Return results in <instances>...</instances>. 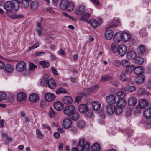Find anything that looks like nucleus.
Here are the masks:
<instances>
[{"label": "nucleus", "mask_w": 151, "mask_h": 151, "mask_svg": "<svg viewBox=\"0 0 151 151\" xmlns=\"http://www.w3.org/2000/svg\"><path fill=\"white\" fill-rule=\"evenodd\" d=\"M144 59L142 57H137L135 60V62L139 64H142L144 63Z\"/></svg>", "instance_id": "de8ad7c7"}, {"label": "nucleus", "mask_w": 151, "mask_h": 151, "mask_svg": "<svg viewBox=\"0 0 151 151\" xmlns=\"http://www.w3.org/2000/svg\"><path fill=\"white\" fill-rule=\"evenodd\" d=\"M48 114L50 117L52 118L55 117L57 113L53 108L51 107H50Z\"/></svg>", "instance_id": "72a5a7b5"}, {"label": "nucleus", "mask_w": 151, "mask_h": 151, "mask_svg": "<svg viewBox=\"0 0 151 151\" xmlns=\"http://www.w3.org/2000/svg\"><path fill=\"white\" fill-rule=\"evenodd\" d=\"M90 16L88 13H86L83 15L80 18V20L82 21L86 22L88 20Z\"/></svg>", "instance_id": "4c0bfd02"}, {"label": "nucleus", "mask_w": 151, "mask_h": 151, "mask_svg": "<svg viewBox=\"0 0 151 151\" xmlns=\"http://www.w3.org/2000/svg\"><path fill=\"white\" fill-rule=\"evenodd\" d=\"M23 16L21 14H15L13 15L12 18L13 19H20L22 18Z\"/></svg>", "instance_id": "bf43d9fd"}, {"label": "nucleus", "mask_w": 151, "mask_h": 151, "mask_svg": "<svg viewBox=\"0 0 151 151\" xmlns=\"http://www.w3.org/2000/svg\"><path fill=\"white\" fill-rule=\"evenodd\" d=\"M48 85L51 89H55L56 87V83L55 80L53 79H50L48 80Z\"/></svg>", "instance_id": "393cba45"}, {"label": "nucleus", "mask_w": 151, "mask_h": 151, "mask_svg": "<svg viewBox=\"0 0 151 151\" xmlns=\"http://www.w3.org/2000/svg\"><path fill=\"white\" fill-rule=\"evenodd\" d=\"M46 102L44 100L41 101L40 103V106L42 108H44L46 106Z\"/></svg>", "instance_id": "e2e57ef3"}, {"label": "nucleus", "mask_w": 151, "mask_h": 151, "mask_svg": "<svg viewBox=\"0 0 151 151\" xmlns=\"http://www.w3.org/2000/svg\"><path fill=\"white\" fill-rule=\"evenodd\" d=\"M92 106L93 109L95 111H98L100 109L101 104L99 101H96L92 103Z\"/></svg>", "instance_id": "4be33fe9"}, {"label": "nucleus", "mask_w": 151, "mask_h": 151, "mask_svg": "<svg viewBox=\"0 0 151 151\" xmlns=\"http://www.w3.org/2000/svg\"><path fill=\"white\" fill-rule=\"evenodd\" d=\"M6 98V93L3 92H0V101L5 99Z\"/></svg>", "instance_id": "8fccbe9b"}, {"label": "nucleus", "mask_w": 151, "mask_h": 151, "mask_svg": "<svg viewBox=\"0 0 151 151\" xmlns=\"http://www.w3.org/2000/svg\"><path fill=\"white\" fill-rule=\"evenodd\" d=\"M121 63L122 65L124 67L128 68V70H129V69H131L132 70H133L134 69V66L130 65L129 61L126 59L122 60Z\"/></svg>", "instance_id": "9d476101"}, {"label": "nucleus", "mask_w": 151, "mask_h": 151, "mask_svg": "<svg viewBox=\"0 0 151 151\" xmlns=\"http://www.w3.org/2000/svg\"><path fill=\"white\" fill-rule=\"evenodd\" d=\"M140 35L144 37L147 35L146 30L145 29L141 30L139 32Z\"/></svg>", "instance_id": "680f3d73"}, {"label": "nucleus", "mask_w": 151, "mask_h": 151, "mask_svg": "<svg viewBox=\"0 0 151 151\" xmlns=\"http://www.w3.org/2000/svg\"><path fill=\"white\" fill-rule=\"evenodd\" d=\"M85 12V7L82 5L80 6L76 9L75 12V13L77 15H80L83 13Z\"/></svg>", "instance_id": "b1692460"}, {"label": "nucleus", "mask_w": 151, "mask_h": 151, "mask_svg": "<svg viewBox=\"0 0 151 151\" xmlns=\"http://www.w3.org/2000/svg\"><path fill=\"white\" fill-rule=\"evenodd\" d=\"M63 101L65 104H70L72 102L73 100L70 96H65L63 98Z\"/></svg>", "instance_id": "a878e982"}, {"label": "nucleus", "mask_w": 151, "mask_h": 151, "mask_svg": "<svg viewBox=\"0 0 151 151\" xmlns=\"http://www.w3.org/2000/svg\"><path fill=\"white\" fill-rule=\"evenodd\" d=\"M18 3L21 4L22 5L23 7L25 8H27L29 6V2L23 0H17Z\"/></svg>", "instance_id": "c85d7f7f"}, {"label": "nucleus", "mask_w": 151, "mask_h": 151, "mask_svg": "<svg viewBox=\"0 0 151 151\" xmlns=\"http://www.w3.org/2000/svg\"><path fill=\"white\" fill-rule=\"evenodd\" d=\"M110 83L114 86H117L119 84L118 82L116 81H112L110 82Z\"/></svg>", "instance_id": "052dcab7"}, {"label": "nucleus", "mask_w": 151, "mask_h": 151, "mask_svg": "<svg viewBox=\"0 0 151 151\" xmlns=\"http://www.w3.org/2000/svg\"><path fill=\"white\" fill-rule=\"evenodd\" d=\"M111 77L108 75H105L102 77L101 79V81H106L110 80Z\"/></svg>", "instance_id": "49530a36"}, {"label": "nucleus", "mask_w": 151, "mask_h": 151, "mask_svg": "<svg viewBox=\"0 0 151 151\" xmlns=\"http://www.w3.org/2000/svg\"><path fill=\"white\" fill-rule=\"evenodd\" d=\"M74 8V5L73 3L68 1V3L67 5V7L65 10H67L68 11H73Z\"/></svg>", "instance_id": "2f4dec72"}, {"label": "nucleus", "mask_w": 151, "mask_h": 151, "mask_svg": "<svg viewBox=\"0 0 151 151\" xmlns=\"http://www.w3.org/2000/svg\"><path fill=\"white\" fill-rule=\"evenodd\" d=\"M71 120L69 118L65 119L63 123V127L65 128H69L71 124Z\"/></svg>", "instance_id": "aec40b11"}, {"label": "nucleus", "mask_w": 151, "mask_h": 151, "mask_svg": "<svg viewBox=\"0 0 151 151\" xmlns=\"http://www.w3.org/2000/svg\"><path fill=\"white\" fill-rule=\"evenodd\" d=\"M120 80L123 81H126L127 80V78L126 76L125 73H122L120 76Z\"/></svg>", "instance_id": "09e8293b"}, {"label": "nucleus", "mask_w": 151, "mask_h": 151, "mask_svg": "<svg viewBox=\"0 0 151 151\" xmlns=\"http://www.w3.org/2000/svg\"><path fill=\"white\" fill-rule=\"evenodd\" d=\"M39 6V4L38 2L36 1H32L30 4V7L33 10L37 9Z\"/></svg>", "instance_id": "cd10ccee"}, {"label": "nucleus", "mask_w": 151, "mask_h": 151, "mask_svg": "<svg viewBox=\"0 0 151 151\" xmlns=\"http://www.w3.org/2000/svg\"><path fill=\"white\" fill-rule=\"evenodd\" d=\"M77 125L79 128H83L85 126V122L83 121H80L78 123Z\"/></svg>", "instance_id": "864d4df0"}, {"label": "nucleus", "mask_w": 151, "mask_h": 151, "mask_svg": "<svg viewBox=\"0 0 151 151\" xmlns=\"http://www.w3.org/2000/svg\"><path fill=\"white\" fill-rule=\"evenodd\" d=\"M29 68L30 70H32L37 68V66L33 63L30 62L29 63Z\"/></svg>", "instance_id": "6e6d98bb"}, {"label": "nucleus", "mask_w": 151, "mask_h": 151, "mask_svg": "<svg viewBox=\"0 0 151 151\" xmlns=\"http://www.w3.org/2000/svg\"><path fill=\"white\" fill-rule=\"evenodd\" d=\"M50 58L53 60H55L57 58L56 57L54 54L52 53L51 52H50Z\"/></svg>", "instance_id": "774afa93"}, {"label": "nucleus", "mask_w": 151, "mask_h": 151, "mask_svg": "<svg viewBox=\"0 0 151 151\" xmlns=\"http://www.w3.org/2000/svg\"><path fill=\"white\" fill-rule=\"evenodd\" d=\"M36 134L39 139H42L43 138V135L40 130L37 129L36 130Z\"/></svg>", "instance_id": "c03bdc74"}, {"label": "nucleus", "mask_w": 151, "mask_h": 151, "mask_svg": "<svg viewBox=\"0 0 151 151\" xmlns=\"http://www.w3.org/2000/svg\"><path fill=\"white\" fill-rule=\"evenodd\" d=\"M17 100L18 101L22 102L26 100L27 97L26 94L23 92H20L17 94Z\"/></svg>", "instance_id": "4468645a"}, {"label": "nucleus", "mask_w": 151, "mask_h": 151, "mask_svg": "<svg viewBox=\"0 0 151 151\" xmlns=\"http://www.w3.org/2000/svg\"><path fill=\"white\" fill-rule=\"evenodd\" d=\"M4 8L7 11L15 12L19 8V4L16 0L6 2L4 6Z\"/></svg>", "instance_id": "f257e3e1"}, {"label": "nucleus", "mask_w": 151, "mask_h": 151, "mask_svg": "<svg viewBox=\"0 0 151 151\" xmlns=\"http://www.w3.org/2000/svg\"><path fill=\"white\" fill-rule=\"evenodd\" d=\"M100 149V146L97 143H95L91 147L92 151H99Z\"/></svg>", "instance_id": "473e14b6"}, {"label": "nucleus", "mask_w": 151, "mask_h": 151, "mask_svg": "<svg viewBox=\"0 0 151 151\" xmlns=\"http://www.w3.org/2000/svg\"><path fill=\"white\" fill-rule=\"evenodd\" d=\"M106 102L110 104H113L116 101V96L114 95H109L106 97Z\"/></svg>", "instance_id": "6e6552de"}, {"label": "nucleus", "mask_w": 151, "mask_h": 151, "mask_svg": "<svg viewBox=\"0 0 151 151\" xmlns=\"http://www.w3.org/2000/svg\"><path fill=\"white\" fill-rule=\"evenodd\" d=\"M127 51V47L125 45H122L119 46L118 52L120 56H123L124 55Z\"/></svg>", "instance_id": "0eeeda50"}, {"label": "nucleus", "mask_w": 151, "mask_h": 151, "mask_svg": "<svg viewBox=\"0 0 151 151\" xmlns=\"http://www.w3.org/2000/svg\"><path fill=\"white\" fill-rule=\"evenodd\" d=\"M116 95L117 96L119 99H124L125 96L124 93L121 91H119L116 93Z\"/></svg>", "instance_id": "37998d69"}, {"label": "nucleus", "mask_w": 151, "mask_h": 151, "mask_svg": "<svg viewBox=\"0 0 151 151\" xmlns=\"http://www.w3.org/2000/svg\"><path fill=\"white\" fill-rule=\"evenodd\" d=\"M26 67V63L23 61L19 62L16 65V69L17 71L21 72L25 70Z\"/></svg>", "instance_id": "423d86ee"}, {"label": "nucleus", "mask_w": 151, "mask_h": 151, "mask_svg": "<svg viewBox=\"0 0 151 151\" xmlns=\"http://www.w3.org/2000/svg\"><path fill=\"white\" fill-rule=\"evenodd\" d=\"M53 106L55 109L58 111L61 110L64 107L63 104L59 101L55 102L53 104Z\"/></svg>", "instance_id": "f8f14e48"}, {"label": "nucleus", "mask_w": 151, "mask_h": 151, "mask_svg": "<svg viewBox=\"0 0 151 151\" xmlns=\"http://www.w3.org/2000/svg\"><path fill=\"white\" fill-rule=\"evenodd\" d=\"M45 52H37L33 54V56H40L44 55Z\"/></svg>", "instance_id": "4d7b16f0"}, {"label": "nucleus", "mask_w": 151, "mask_h": 151, "mask_svg": "<svg viewBox=\"0 0 151 151\" xmlns=\"http://www.w3.org/2000/svg\"><path fill=\"white\" fill-rule=\"evenodd\" d=\"M56 93L58 94L60 93H67V91L64 88L62 87H60L56 91Z\"/></svg>", "instance_id": "a19ab883"}, {"label": "nucleus", "mask_w": 151, "mask_h": 151, "mask_svg": "<svg viewBox=\"0 0 151 151\" xmlns=\"http://www.w3.org/2000/svg\"><path fill=\"white\" fill-rule=\"evenodd\" d=\"M126 102L124 99H119L117 102V105L119 109H117L116 111V112L118 113V111L119 110L120 112H122V110L121 108H124L126 105Z\"/></svg>", "instance_id": "20e7f679"}, {"label": "nucleus", "mask_w": 151, "mask_h": 151, "mask_svg": "<svg viewBox=\"0 0 151 151\" xmlns=\"http://www.w3.org/2000/svg\"><path fill=\"white\" fill-rule=\"evenodd\" d=\"M143 115L146 119H149L151 117V108H148L145 109L144 111Z\"/></svg>", "instance_id": "a211bd4d"}, {"label": "nucleus", "mask_w": 151, "mask_h": 151, "mask_svg": "<svg viewBox=\"0 0 151 151\" xmlns=\"http://www.w3.org/2000/svg\"><path fill=\"white\" fill-rule=\"evenodd\" d=\"M113 34V32L112 30H107L105 32V37L107 40H110L114 36Z\"/></svg>", "instance_id": "6ab92c4d"}, {"label": "nucleus", "mask_w": 151, "mask_h": 151, "mask_svg": "<svg viewBox=\"0 0 151 151\" xmlns=\"http://www.w3.org/2000/svg\"><path fill=\"white\" fill-rule=\"evenodd\" d=\"M122 33L117 32L115 33L113 37L114 41L117 43H119L122 40Z\"/></svg>", "instance_id": "9b49d317"}, {"label": "nucleus", "mask_w": 151, "mask_h": 151, "mask_svg": "<svg viewBox=\"0 0 151 151\" xmlns=\"http://www.w3.org/2000/svg\"><path fill=\"white\" fill-rule=\"evenodd\" d=\"M97 85H95L90 88L87 89L90 92H93L96 90Z\"/></svg>", "instance_id": "13d9d810"}, {"label": "nucleus", "mask_w": 151, "mask_h": 151, "mask_svg": "<svg viewBox=\"0 0 151 151\" xmlns=\"http://www.w3.org/2000/svg\"><path fill=\"white\" fill-rule=\"evenodd\" d=\"M121 62L120 61L116 60L114 62L113 65L115 66L118 67L121 65Z\"/></svg>", "instance_id": "69168bd1"}, {"label": "nucleus", "mask_w": 151, "mask_h": 151, "mask_svg": "<svg viewBox=\"0 0 151 151\" xmlns=\"http://www.w3.org/2000/svg\"><path fill=\"white\" fill-rule=\"evenodd\" d=\"M40 64L44 68H46L49 67L50 65V63L45 61H42L40 62Z\"/></svg>", "instance_id": "79ce46f5"}, {"label": "nucleus", "mask_w": 151, "mask_h": 151, "mask_svg": "<svg viewBox=\"0 0 151 151\" xmlns=\"http://www.w3.org/2000/svg\"><path fill=\"white\" fill-rule=\"evenodd\" d=\"M137 56L136 53L134 51H130L128 52L127 57L129 60H132L134 59Z\"/></svg>", "instance_id": "f3484780"}, {"label": "nucleus", "mask_w": 151, "mask_h": 151, "mask_svg": "<svg viewBox=\"0 0 151 151\" xmlns=\"http://www.w3.org/2000/svg\"><path fill=\"white\" fill-rule=\"evenodd\" d=\"M126 88L128 91L130 92L134 91L136 90V88L135 87L133 86H130L129 85L127 86Z\"/></svg>", "instance_id": "a18cd8bd"}, {"label": "nucleus", "mask_w": 151, "mask_h": 151, "mask_svg": "<svg viewBox=\"0 0 151 151\" xmlns=\"http://www.w3.org/2000/svg\"><path fill=\"white\" fill-rule=\"evenodd\" d=\"M30 101L32 102H36L38 101L39 96L37 94L33 93L31 94L29 97Z\"/></svg>", "instance_id": "dca6fc26"}, {"label": "nucleus", "mask_w": 151, "mask_h": 151, "mask_svg": "<svg viewBox=\"0 0 151 151\" xmlns=\"http://www.w3.org/2000/svg\"><path fill=\"white\" fill-rule=\"evenodd\" d=\"M135 73L137 75L141 74L143 72V68L142 66H139L134 68L133 69Z\"/></svg>", "instance_id": "5701e85b"}, {"label": "nucleus", "mask_w": 151, "mask_h": 151, "mask_svg": "<svg viewBox=\"0 0 151 151\" xmlns=\"http://www.w3.org/2000/svg\"><path fill=\"white\" fill-rule=\"evenodd\" d=\"M4 69L6 72L8 73H11L13 70L14 67L12 65L7 64L5 66Z\"/></svg>", "instance_id": "7c9ffc66"}, {"label": "nucleus", "mask_w": 151, "mask_h": 151, "mask_svg": "<svg viewBox=\"0 0 151 151\" xmlns=\"http://www.w3.org/2000/svg\"><path fill=\"white\" fill-rule=\"evenodd\" d=\"M78 110L79 112L82 114L88 113L89 114H88L87 113L86 114L88 117H91L93 115L92 112L89 111L87 106L84 104H83L79 105L78 106Z\"/></svg>", "instance_id": "f03ea898"}, {"label": "nucleus", "mask_w": 151, "mask_h": 151, "mask_svg": "<svg viewBox=\"0 0 151 151\" xmlns=\"http://www.w3.org/2000/svg\"><path fill=\"white\" fill-rule=\"evenodd\" d=\"M138 93L139 95H143L145 94L146 92L144 89L140 88L138 90Z\"/></svg>", "instance_id": "0e129e2a"}, {"label": "nucleus", "mask_w": 151, "mask_h": 151, "mask_svg": "<svg viewBox=\"0 0 151 151\" xmlns=\"http://www.w3.org/2000/svg\"><path fill=\"white\" fill-rule=\"evenodd\" d=\"M138 52L140 54H143L145 53V49L144 46L141 45H139L138 49Z\"/></svg>", "instance_id": "58836bf2"}, {"label": "nucleus", "mask_w": 151, "mask_h": 151, "mask_svg": "<svg viewBox=\"0 0 151 151\" xmlns=\"http://www.w3.org/2000/svg\"><path fill=\"white\" fill-rule=\"evenodd\" d=\"M149 104L148 101L146 99H139L138 103L139 107L144 109L148 106Z\"/></svg>", "instance_id": "1a4fd4ad"}, {"label": "nucleus", "mask_w": 151, "mask_h": 151, "mask_svg": "<svg viewBox=\"0 0 151 151\" xmlns=\"http://www.w3.org/2000/svg\"><path fill=\"white\" fill-rule=\"evenodd\" d=\"M144 82V78L141 76L137 78L136 80V83H141Z\"/></svg>", "instance_id": "5fc2aeb1"}, {"label": "nucleus", "mask_w": 151, "mask_h": 151, "mask_svg": "<svg viewBox=\"0 0 151 151\" xmlns=\"http://www.w3.org/2000/svg\"><path fill=\"white\" fill-rule=\"evenodd\" d=\"M119 46L115 44H112L111 45V49L112 52L114 53L118 52Z\"/></svg>", "instance_id": "e433bc0d"}, {"label": "nucleus", "mask_w": 151, "mask_h": 151, "mask_svg": "<svg viewBox=\"0 0 151 151\" xmlns=\"http://www.w3.org/2000/svg\"><path fill=\"white\" fill-rule=\"evenodd\" d=\"M68 3V0H62L60 4L61 9L63 10H65L67 7Z\"/></svg>", "instance_id": "c9c22d12"}, {"label": "nucleus", "mask_w": 151, "mask_h": 151, "mask_svg": "<svg viewBox=\"0 0 151 151\" xmlns=\"http://www.w3.org/2000/svg\"><path fill=\"white\" fill-rule=\"evenodd\" d=\"M89 23L94 28L97 27L98 26V22L94 19H91L88 21Z\"/></svg>", "instance_id": "f704fd0d"}, {"label": "nucleus", "mask_w": 151, "mask_h": 151, "mask_svg": "<svg viewBox=\"0 0 151 151\" xmlns=\"http://www.w3.org/2000/svg\"><path fill=\"white\" fill-rule=\"evenodd\" d=\"M77 147H73L72 148V151H81V150H79V149L80 148V145L79 144V142L78 144L77 145Z\"/></svg>", "instance_id": "338daca9"}, {"label": "nucleus", "mask_w": 151, "mask_h": 151, "mask_svg": "<svg viewBox=\"0 0 151 151\" xmlns=\"http://www.w3.org/2000/svg\"><path fill=\"white\" fill-rule=\"evenodd\" d=\"M80 117L79 115L77 113H74L70 116V118L72 120L74 121H76Z\"/></svg>", "instance_id": "ea45409f"}, {"label": "nucleus", "mask_w": 151, "mask_h": 151, "mask_svg": "<svg viewBox=\"0 0 151 151\" xmlns=\"http://www.w3.org/2000/svg\"><path fill=\"white\" fill-rule=\"evenodd\" d=\"M75 107L73 105L67 106L64 109L63 112L65 115H70L75 111Z\"/></svg>", "instance_id": "39448f33"}, {"label": "nucleus", "mask_w": 151, "mask_h": 151, "mask_svg": "<svg viewBox=\"0 0 151 151\" xmlns=\"http://www.w3.org/2000/svg\"><path fill=\"white\" fill-rule=\"evenodd\" d=\"M122 40L124 41H127L129 40L131 37L130 34L128 32H124L122 33Z\"/></svg>", "instance_id": "bb28decb"}, {"label": "nucleus", "mask_w": 151, "mask_h": 151, "mask_svg": "<svg viewBox=\"0 0 151 151\" xmlns=\"http://www.w3.org/2000/svg\"><path fill=\"white\" fill-rule=\"evenodd\" d=\"M48 77L47 75H45L43 78L40 81V84L43 87L47 86L48 84Z\"/></svg>", "instance_id": "412c9836"}, {"label": "nucleus", "mask_w": 151, "mask_h": 151, "mask_svg": "<svg viewBox=\"0 0 151 151\" xmlns=\"http://www.w3.org/2000/svg\"><path fill=\"white\" fill-rule=\"evenodd\" d=\"M80 145L79 150L81 151H89L90 150V145L88 142H86L85 144V140L83 139H81L79 141Z\"/></svg>", "instance_id": "7ed1b4c3"}, {"label": "nucleus", "mask_w": 151, "mask_h": 151, "mask_svg": "<svg viewBox=\"0 0 151 151\" xmlns=\"http://www.w3.org/2000/svg\"><path fill=\"white\" fill-rule=\"evenodd\" d=\"M15 95L14 94L11 93H10L8 96L9 101L10 102H13L14 100Z\"/></svg>", "instance_id": "603ef678"}, {"label": "nucleus", "mask_w": 151, "mask_h": 151, "mask_svg": "<svg viewBox=\"0 0 151 151\" xmlns=\"http://www.w3.org/2000/svg\"><path fill=\"white\" fill-rule=\"evenodd\" d=\"M55 98L54 94L51 93H46L45 96V100L48 102H51Z\"/></svg>", "instance_id": "2eb2a0df"}, {"label": "nucleus", "mask_w": 151, "mask_h": 151, "mask_svg": "<svg viewBox=\"0 0 151 151\" xmlns=\"http://www.w3.org/2000/svg\"><path fill=\"white\" fill-rule=\"evenodd\" d=\"M116 107L113 105H109L106 108L107 113L109 115H112L115 111Z\"/></svg>", "instance_id": "ddd939ff"}, {"label": "nucleus", "mask_w": 151, "mask_h": 151, "mask_svg": "<svg viewBox=\"0 0 151 151\" xmlns=\"http://www.w3.org/2000/svg\"><path fill=\"white\" fill-rule=\"evenodd\" d=\"M85 95V94L83 93L82 94H81V95H79L77 96L76 97V102H78V103L80 102L82 98Z\"/></svg>", "instance_id": "3c124183"}, {"label": "nucleus", "mask_w": 151, "mask_h": 151, "mask_svg": "<svg viewBox=\"0 0 151 151\" xmlns=\"http://www.w3.org/2000/svg\"><path fill=\"white\" fill-rule=\"evenodd\" d=\"M137 103V100L134 97L130 98L128 101V104L129 106H132L134 105Z\"/></svg>", "instance_id": "c756f323"}]
</instances>
